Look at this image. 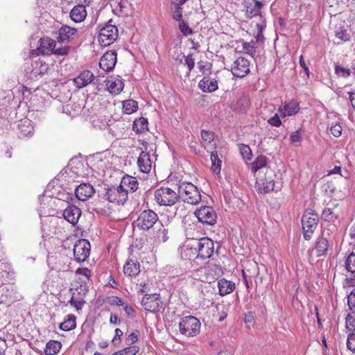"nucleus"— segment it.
<instances>
[{"label":"nucleus","instance_id":"obj_1","mask_svg":"<svg viewBox=\"0 0 355 355\" xmlns=\"http://www.w3.org/2000/svg\"><path fill=\"white\" fill-rule=\"evenodd\" d=\"M275 172L272 169L267 168L263 175L257 178L256 187L260 193H267L276 189L279 191L282 189V182L281 181H275Z\"/></svg>","mask_w":355,"mask_h":355},{"label":"nucleus","instance_id":"obj_2","mask_svg":"<svg viewBox=\"0 0 355 355\" xmlns=\"http://www.w3.org/2000/svg\"><path fill=\"white\" fill-rule=\"evenodd\" d=\"M222 273L221 268L216 263H209L201 267L192 273L195 279L202 282L211 283Z\"/></svg>","mask_w":355,"mask_h":355},{"label":"nucleus","instance_id":"obj_3","mask_svg":"<svg viewBox=\"0 0 355 355\" xmlns=\"http://www.w3.org/2000/svg\"><path fill=\"white\" fill-rule=\"evenodd\" d=\"M178 194L184 202L191 205L198 204L201 200V195L198 188L189 182H184L179 185Z\"/></svg>","mask_w":355,"mask_h":355},{"label":"nucleus","instance_id":"obj_4","mask_svg":"<svg viewBox=\"0 0 355 355\" xmlns=\"http://www.w3.org/2000/svg\"><path fill=\"white\" fill-rule=\"evenodd\" d=\"M155 200L157 204L162 206H172L180 198L178 191L176 192L169 187H160L154 192Z\"/></svg>","mask_w":355,"mask_h":355},{"label":"nucleus","instance_id":"obj_5","mask_svg":"<svg viewBox=\"0 0 355 355\" xmlns=\"http://www.w3.org/2000/svg\"><path fill=\"white\" fill-rule=\"evenodd\" d=\"M200 325V321L196 317L189 315L181 319L179 330L182 335L193 337L199 334Z\"/></svg>","mask_w":355,"mask_h":355},{"label":"nucleus","instance_id":"obj_6","mask_svg":"<svg viewBox=\"0 0 355 355\" xmlns=\"http://www.w3.org/2000/svg\"><path fill=\"white\" fill-rule=\"evenodd\" d=\"M117 37V27L108 23L100 29L98 40L101 46H107L112 44Z\"/></svg>","mask_w":355,"mask_h":355},{"label":"nucleus","instance_id":"obj_7","mask_svg":"<svg viewBox=\"0 0 355 355\" xmlns=\"http://www.w3.org/2000/svg\"><path fill=\"white\" fill-rule=\"evenodd\" d=\"M196 249L198 259H206L212 255L214 252V243L207 238L196 239Z\"/></svg>","mask_w":355,"mask_h":355},{"label":"nucleus","instance_id":"obj_8","mask_svg":"<svg viewBox=\"0 0 355 355\" xmlns=\"http://www.w3.org/2000/svg\"><path fill=\"white\" fill-rule=\"evenodd\" d=\"M196 243V239H191L187 241L179 248L180 257L182 260L191 261L198 259Z\"/></svg>","mask_w":355,"mask_h":355},{"label":"nucleus","instance_id":"obj_9","mask_svg":"<svg viewBox=\"0 0 355 355\" xmlns=\"http://www.w3.org/2000/svg\"><path fill=\"white\" fill-rule=\"evenodd\" d=\"M231 71L237 78L246 76L250 73V62L244 57L238 58L232 64Z\"/></svg>","mask_w":355,"mask_h":355},{"label":"nucleus","instance_id":"obj_10","mask_svg":"<svg viewBox=\"0 0 355 355\" xmlns=\"http://www.w3.org/2000/svg\"><path fill=\"white\" fill-rule=\"evenodd\" d=\"M141 305L144 309L149 312L157 313L160 311L162 306V302L159 295L155 293L153 295H146L141 300Z\"/></svg>","mask_w":355,"mask_h":355},{"label":"nucleus","instance_id":"obj_11","mask_svg":"<svg viewBox=\"0 0 355 355\" xmlns=\"http://www.w3.org/2000/svg\"><path fill=\"white\" fill-rule=\"evenodd\" d=\"M107 199L111 202H115L116 204H124L128 199L126 191L120 188L112 187L107 188L106 191Z\"/></svg>","mask_w":355,"mask_h":355},{"label":"nucleus","instance_id":"obj_12","mask_svg":"<svg viewBox=\"0 0 355 355\" xmlns=\"http://www.w3.org/2000/svg\"><path fill=\"white\" fill-rule=\"evenodd\" d=\"M244 8L245 9V15L248 18H252L256 16H259L263 18L261 12V8L263 7V3L257 0H245L243 2Z\"/></svg>","mask_w":355,"mask_h":355},{"label":"nucleus","instance_id":"obj_13","mask_svg":"<svg viewBox=\"0 0 355 355\" xmlns=\"http://www.w3.org/2000/svg\"><path fill=\"white\" fill-rule=\"evenodd\" d=\"M89 241L86 239L78 240L73 247V254L77 261H85L89 257Z\"/></svg>","mask_w":355,"mask_h":355},{"label":"nucleus","instance_id":"obj_14","mask_svg":"<svg viewBox=\"0 0 355 355\" xmlns=\"http://www.w3.org/2000/svg\"><path fill=\"white\" fill-rule=\"evenodd\" d=\"M116 55L115 51H110L104 53L99 61L100 67L105 71H112L116 63Z\"/></svg>","mask_w":355,"mask_h":355},{"label":"nucleus","instance_id":"obj_15","mask_svg":"<svg viewBox=\"0 0 355 355\" xmlns=\"http://www.w3.org/2000/svg\"><path fill=\"white\" fill-rule=\"evenodd\" d=\"M198 222H215L216 215L211 207L204 206L195 212Z\"/></svg>","mask_w":355,"mask_h":355},{"label":"nucleus","instance_id":"obj_16","mask_svg":"<svg viewBox=\"0 0 355 355\" xmlns=\"http://www.w3.org/2000/svg\"><path fill=\"white\" fill-rule=\"evenodd\" d=\"M139 182L136 178L125 175H124L120 183V188L126 191L127 196L128 193H133L138 189Z\"/></svg>","mask_w":355,"mask_h":355},{"label":"nucleus","instance_id":"obj_17","mask_svg":"<svg viewBox=\"0 0 355 355\" xmlns=\"http://www.w3.org/2000/svg\"><path fill=\"white\" fill-rule=\"evenodd\" d=\"M152 160L148 153L141 151L137 160L138 167L142 173H148L152 168Z\"/></svg>","mask_w":355,"mask_h":355},{"label":"nucleus","instance_id":"obj_18","mask_svg":"<svg viewBox=\"0 0 355 355\" xmlns=\"http://www.w3.org/2000/svg\"><path fill=\"white\" fill-rule=\"evenodd\" d=\"M105 82L107 88L111 94H119L124 87L122 80L116 77H110Z\"/></svg>","mask_w":355,"mask_h":355},{"label":"nucleus","instance_id":"obj_19","mask_svg":"<svg viewBox=\"0 0 355 355\" xmlns=\"http://www.w3.org/2000/svg\"><path fill=\"white\" fill-rule=\"evenodd\" d=\"M198 87L204 92H213L218 89V81L215 78L204 77L198 83Z\"/></svg>","mask_w":355,"mask_h":355},{"label":"nucleus","instance_id":"obj_20","mask_svg":"<svg viewBox=\"0 0 355 355\" xmlns=\"http://www.w3.org/2000/svg\"><path fill=\"white\" fill-rule=\"evenodd\" d=\"M62 216L67 222H78L81 211L76 206H69L64 210Z\"/></svg>","mask_w":355,"mask_h":355},{"label":"nucleus","instance_id":"obj_21","mask_svg":"<svg viewBox=\"0 0 355 355\" xmlns=\"http://www.w3.org/2000/svg\"><path fill=\"white\" fill-rule=\"evenodd\" d=\"M87 17L86 8L83 5H78L73 8L70 12V17L74 22H81Z\"/></svg>","mask_w":355,"mask_h":355},{"label":"nucleus","instance_id":"obj_22","mask_svg":"<svg viewBox=\"0 0 355 355\" xmlns=\"http://www.w3.org/2000/svg\"><path fill=\"white\" fill-rule=\"evenodd\" d=\"M123 272L129 277L137 276L140 272V264L137 261L129 259L123 267Z\"/></svg>","mask_w":355,"mask_h":355},{"label":"nucleus","instance_id":"obj_23","mask_svg":"<svg viewBox=\"0 0 355 355\" xmlns=\"http://www.w3.org/2000/svg\"><path fill=\"white\" fill-rule=\"evenodd\" d=\"M218 288L219 295L225 296L233 292L235 289V284L232 281L223 278L218 281Z\"/></svg>","mask_w":355,"mask_h":355},{"label":"nucleus","instance_id":"obj_24","mask_svg":"<svg viewBox=\"0 0 355 355\" xmlns=\"http://www.w3.org/2000/svg\"><path fill=\"white\" fill-rule=\"evenodd\" d=\"M300 110L299 105L295 101H290L286 103L283 108L279 107V112L282 116H292L298 112Z\"/></svg>","mask_w":355,"mask_h":355},{"label":"nucleus","instance_id":"obj_25","mask_svg":"<svg viewBox=\"0 0 355 355\" xmlns=\"http://www.w3.org/2000/svg\"><path fill=\"white\" fill-rule=\"evenodd\" d=\"M76 29L67 26H62L59 30L58 40L61 42H68L76 34Z\"/></svg>","mask_w":355,"mask_h":355},{"label":"nucleus","instance_id":"obj_26","mask_svg":"<svg viewBox=\"0 0 355 355\" xmlns=\"http://www.w3.org/2000/svg\"><path fill=\"white\" fill-rule=\"evenodd\" d=\"M329 242L324 237H320L318 239L315 248L316 252V256L320 257L324 256L328 250Z\"/></svg>","mask_w":355,"mask_h":355},{"label":"nucleus","instance_id":"obj_27","mask_svg":"<svg viewBox=\"0 0 355 355\" xmlns=\"http://www.w3.org/2000/svg\"><path fill=\"white\" fill-rule=\"evenodd\" d=\"M80 291H78V293H73L70 300V304L72 306H74L78 310L81 309L82 306L86 303L85 300L86 293H84L83 295L81 294V291L85 289L82 288V286H80Z\"/></svg>","mask_w":355,"mask_h":355},{"label":"nucleus","instance_id":"obj_28","mask_svg":"<svg viewBox=\"0 0 355 355\" xmlns=\"http://www.w3.org/2000/svg\"><path fill=\"white\" fill-rule=\"evenodd\" d=\"M18 128L20 131V135L22 137H29L33 135V126L31 121L28 119L22 120L18 124Z\"/></svg>","mask_w":355,"mask_h":355},{"label":"nucleus","instance_id":"obj_29","mask_svg":"<svg viewBox=\"0 0 355 355\" xmlns=\"http://www.w3.org/2000/svg\"><path fill=\"white\" fill-rule=\"evenodd\" d=\"M56 46V42L49 37H44L40 39V49L42 53H49V51L53 52Z\"/></svg>","mask_w":355,"mask_h":355},{"label":"nucleus","instance_id":"obj_30","mask_svg":"<svg viewBox=\"0 0 355 355\" xmlns=\"http://www.w3.org/2000/svg\"><path fill=\"white\" fill-rule=\"evenodd\" d=\"M148 120L144 117H140L134 121L132 130L137 133H143L148 130Z\"/></svg>","mask_w":355,"mask_h":355},{"label":"nucleus","instance_id":"obj_31","mask_svg":"<svg viewBox=\"0 0 355 355\" xmlns=\"http://www.w3.org/2000/svg\"><path fill=\"white\" fill-rule=\"evenodd\" d=\"M158 216L155 212L150 209L143 211L138 217L137 222H157Z\"/></svg>","mask_w":355,"mask_h":355},{"label":"nucleus","instance_id":"obj_32","mask_svg":"<svg viewBox=\"0 0 355 355\" xmlns=\"http://www.w3.org/2000/svg\"><path fill=\"white\" fill-rule=\"evenodd\" d=\"M75 86L81 89L89 84V71L80 73L77 77L73 79Z\"/></svg>","mask_w":355,"mask_h":355},{"label":"nucleus","instance_id":"obj_33","mask_svg":"<svg viewBox=\"0 0 355 355\" xmlns=\"http://www.w3.org/2000/svg\"><path fill=\"white\" fill-rule=\"evenodd\" d=\"M76 196L79 200L86 201L89 198V186L87 184H80L75 191Z\"/></svg>","mask_w":355,"mask_h":355},{"label":"nucleus","instance_id":"obj_34","mask_svg":"<svg viewBox=\"0 0 355 355\" xmlns=\"http://www.w3.org/2000/svg\"><path fill=\"white\" fill-rule=\"evenodd\" d=\"M123 112L126 114H131L138 110V103L133 99H128L122 102Z\"/></svg>","mask_w":355,"mask_h":355},{"label":"nucleus","instance_id":"obj_35","mask_svg":"<svg viewBox=\"0 0 355 355\" xmlns=\"http://www.w3.org/2000/svg\"><path fill=\"white\" fill-rule=\"evenodd\" d=\"M32 73L36 76L37 75L44 74L48 69V64L39 60L32 64Z\"/></svg>","mask_w":355,"mask_h":355},{"label":"nucleus","instance_id":"obj_36","mask_svg":"<svg viewBox=\"0 0 355 355\" xmlns=\"http://www.w3.org/2000/svg\"><path fill=\"white\" fill-rule=\"evenodd\" d=\"M317 225L318 223H302V233L305 240L309 241L312 238Z\"/></svg>","mask_w":355,"mask_h":355},{"label":"nucleus","instance_id":"obj_37","mask_svg":"<svg viewBox=\"0 0 355 355\" xmlns=\"http://www.w3.org/2000/svg\"><path fill=\"white\" fill-rule=\"evenodd\" d=\"M61 348V343L58 341L51 340L46 343L44 352L46 355H55Z\"/></svg>","mask_w":355,"mask_h":355},{"label":"nucleus","instance_id":"obj_38","mask_svg":"<svg viewBox=\"0 0 355 355\" xmlns=\"http://www.w3.org/2000/svg\"><path fill=\"white\" fill-rule=\"evenodd\" d=\"M267 160L266 156L259 155L258 156L254 161L252 163V171L255 173L258 170L265 167L267 164Z\"/></svg>","mask_w":355,"mask_h":355},{"label":"nucleus","instance_id":"obj_39","mask_svg":"<svg viewBox=\"0 0 355 355\" xmlns=\"http://www.w3.org/2000/svg\"><path fill=\"white\" fill-rule=\"evenodd\" d=\"M76 327V318L68 315L67 318L60 324V329L63 331H69Z\"/></svg>","mask_w":355,"mask_h":355},{"label":"nucleus","instance_id":"obj_40","mask_svg":"<svg viewBox=\"0 0 355 355\" xmlns=\"http://www.w3.org/2000/svg\"><path fill=\"white\" fill-rule=\"evenodd\" d=\"M211 168L214 172L218 173L221 168V160L219 159L217 151H213L211 154Z\"/></svg>","mask_w":355,"mask_h":355},{"label":"nucleus","instance_id":"obj_41","mask_svg":"<svg viewBox=\"0 0 355 355\" xmlns=\"http://www.w3.org/2000/svg\"><path fill=\"white\" fill-rule=\"evenodd\" d=\"M316 220H318V215L311 209L305 211L301 218V222H315Z\"/></svg>","mask_w":355,"mask_h":355},{"label":"nucleus","instance_id":"obj_42","mask_svg":"<svg viewBox=\"0 0 355 355\" xmlns=\"http://www.w3.org/2000/svg\"><path fill=\"white\" fill-rule=\"evenodd\" d=\"M322 218L325 222H334L338 219V215L334 214L331 209L328 208L322 211Z\"/></svg>","mask_w":355,"mask_h":355},{"label":"nucleus","instance_id":"obj_43","mask_svg":"<svg viewBox=\"0 0 355 355\" xmlns=\"http://www.w3.org/2000/svg\"><path fill=\"white\" fill-rule=\"evenodd\" d=\"M345 267L347 271L355 272V254L351 253L345 261Z\"/></svg>","mask_w":355,"mask_h":355},{"label":"nucleus","instance_id":"obj_44","mask_svg":"<svg viewBox=\"0 0 355 355\" xmlns=\"http://www.w3.org/2000/svg\"><path fill=\"white\" fill-rule=\"evenodd\" d=\"M255 42L251 41L250 42H244L243 44V51L245 53L249 54L250 56L254 57L255 54Z\"/></svg>","mask_w":355,"mask_h":355},{"label":"nucleus","instance_id":"obj_45","mask_svg":"<svg viewBox=\"0 0 355 355\" xmlns=\"http://www.w3.org/2000/svg\"><path fill=\"white\" fill-rule=\"evenodd\" d=\"M178 21L180 22L179 29L184 36H188L193 33L192 29L189 26V24L187 22L182 19Z\"/></svg>","mask_w":355,"mask_h":355},{"label":"nucleus","instance_id":"obj_46","mask_svg":"<svg viewBox=\"0 0 355 355\" xmlns=\"http://www.w3.org/2000/svg\"><path fill=\"white\" fill-rule=\"evenodd\" d=\"M128 2L127 0H121L118 3L116 10H118L120 15H128L127 8Z\"/></svg>","mask_w":355,"mask_h":355},{"label":"nucleus","instance_id":"obj_47","mask_svg":"<svg viewBox=\"0 0 355 355\" xmlns=\"http://www.w3.org/2000/svg\"><path fill=\"white\" fill-rule=\"evenodd\" d=\"M335 73L338 76L347 78L351 75V71L348 69L336 65L335 67Z\"/></svg>","mask_w":355,"mask_h":355},{"label":"nucleus","instance_id":"obj_48","mask_svg":"<svg viewBox=\"0 0 355 355\" xmlns=\"http://www.w3.org/2000/svg\"><path fill=\"white\" fill-rule=\"evenodd\" d=\"M239 150L242 157L244 159H250L252 157V151L250 147L245 144H241L239 147Z\"/></svg>","mask_w":355,"mask_h":355},{"label":"nucleus","instance_id":"obj_49","mask_svg":"<svg viewBox=\"0 0 355 355\" xmlns=\"http://www.w3.org/2000/svg\"><path fill=\"white\" fill-rule=\"evenodd\" d=\"M173 14L172 17L175 21H180L182 17V6L173 5Z\"/></svg>","mask_w":355,"mask_h":355},{"label":"nucleus","instance_id":"obj_50","mask_svg":"<svg viewBox=\"0 0 355 355\" xmlns=\"http://www.w3.org/2000/svg\"><path fill=\"white\" fill-rule=\"evenodd\" d=\"M201 137L205 142L210 144L214 139V133L212 131L202 130Z\"/></svg>","mask_w":355,"mask_h":355},{"label":"nucleus","instance_id":"obj_51","mask_svg":"<svg viewBox=\"0 0 355 355\" xmlns=\"http://www.w3.org/2000/svg\"><path fill=\"white\" fill-rule=\"evenodd\" d=\"M347 347L350 351L355 352V334L350 333L347 336Z\"/></svg>","mask_w":355,"mask_h":355},{"label":"nucleus","instance_id":"obj_52","mask_svg":"<svg viewBox=\"0 0 355 355\" xmlns=\"http://www.w3.org/2000/svg\"><path fill=\"white\" fill-rule=\"evenodd\" d=\"M133 232H136L138 230H148L153 227V223H132Z\"/></svg>","mask_w":355,"mask_h":355},{"label":"nucleus","instance_id":"obj_53","mask_svg":"<svg viewBox=\"0 0 355 355\" xmlns=\"http://www.w3.org/2000/svg\"><path fill=\"white\" fill-rule=\"evenodd\" d=\"M346 327L351 331L355 330V317L351 314H348L346 317Z\"/></svg>","mask_w":355,"mask_h":355},{"label":"nucleus","instance_id":"obj_54","mask_svg":"<svg viewBox=\"0 0 355 355\" xmlns=\"http://www.w3.org/2000/svg\"><path fill=\"white\" fill-rule=\"evenodd\" d=\"M184 64L187 66L189 72H191L195 65V61L194 58H193V54L190 53L185 57Z\"/></svg>","mask_w":355,"mask_h":355},{"label":"nucleus","instance_id":"obj_55","mask_svg":"<svg viewBox=\"0 0 355 355\" xmlns=\"http://www.w3.org/2000/svg\"><path fill=\"white\" fill-rule=\"evenodd\" d=\"M123 355H135L139 352V347L137 346H129L121 349Z\"/></svg>","mask_w":355,"mask_h":355},{"label":"nucleus","instance_id":"obj_56","mask_svg":"<svg viewBox=\"0 0 355 355\" xmlns=\"http://www.w3.org/2000/svg\"><path fill=\"white\" fill-rule=\"evenodd\" d=\"M53 53L59 55H65L69 53V46H64L62 47H55Z\"/></svg>","mask_w":355,"mask_h":355},{"label":"nucleus","instance_id":"obj_57","mask_svg":"<svg viewBox=\"0 0 355 355\" xmlns=\"http://www.w3.org/2000/svg\"><path fill=\"white\" fill-rule=\"evenodd\" d=\"M268 123L275 127H279L282 125V121L277 114H275L272 117L268 120Z\"/></svg>","mask_w":355,"mask_h":355},{"label":"nucleus","instance_id":"obj_58","mask_svg":"<svg viewBox=\"0 0 355 355\" xmlns=\"http://www.w3.org/2000/svg\"><path fill=\"white\" fill-rule=\"evenodd\" d=\"M347 304L350 310L355 309V290L352 291L348 295Z\"/></svg>","mask_w":355,"mask_h":355},{"label":"nucleus","instance_id":"obj_59","mask_svg":"<svg viewBox=\"0 0 355 355\" xmlns=\"http://www.w3.org/2000/svg\"><path fill=\"white\" fill-rule=\"evenodd\" d=\"M330 130H331V134L336 137H340L342 134V127L339 124H337V123L332 125L331 127Z\"/></svg>","mask_w":355,"mask_h":355},{"label":"nucleus","instance_id":"obj_60","mask_svg":"<svg viewBox=\"0 0 355 355\" xmlns=\"http://www.w3.org/2000/svg\"><path fill=\"white\" fill-rule=\"evenodd\" d=\"M336 37L341 40L347 41L349 39V35L345 31L340 30L336 32Z\"/></svg>","mask_w":355,"mask_h":355},{"label":"nucleus","instance_id":"obj_61","mask_svg":"<svg viewBox=\"0 0 355 355\" xmlns=\"http://www.w3.org/2000/svg\"><path fill=\"white\" fill-rule=\"evenodd\" d=\"M301 139L302 137L299 130L293 132L290 135V140L292 143L300 142Z\"/></svg>","mask_w":355,"mask_h":355},{"label":"nucleus","instance_id":"obj_62","mask_svg":"<svg viewBox=\"0 0 355 355\" xmlns=\"http://www.w3.org/2000/svg\"><path fill=\"white\" fill-rule=\"evenodd\" d=\"M123 335V331L120 329H115V336H114L112 339V343L114 345H117L120 343L121 340V336Z\"/></svg>","mask_w":355,"mask_h":355},{"label":"nucleus","instance_id":"obj_63","mask_svg":"<svg viewBox=\"0 0 355 355\" xmlns=\"http://www.w3.org/2000/svg\"><path fill=\"white\" fill-rule=\"evenodd\" d=\"M110 303L112 305H117V306H123L124 305L123 301L122 300L121 298H120L119 297H112V299L110 300Z\"/></svg>","mask_w":355,"mask_h":355},{"label":"nucleus","instance_id":"obj_64","mask_svg":"<svg viewBox=\"0 0 355 355\" xmlns=\"http://www.w3.org/2000/svg\"><path fill=\"white\" fill-rule=\"evenodd\" d=\"M260 19H261L260 21L257 23V32L263 33V30L266 27V22L265 19H263V17L260 18Z\"/></svg>","mask_w":355,"mask_h":355}]
</instances>
